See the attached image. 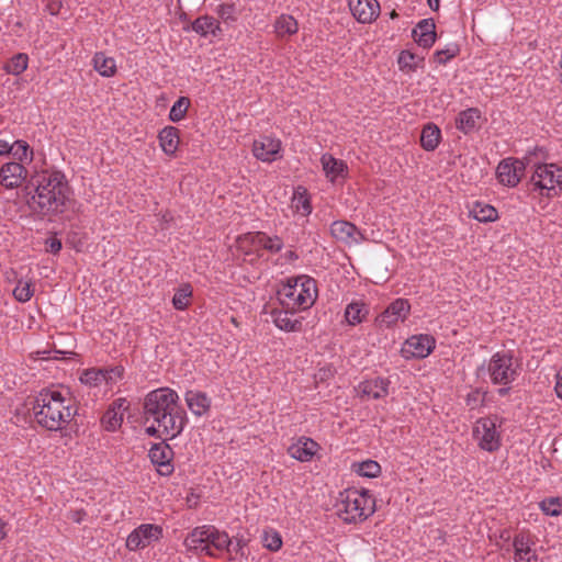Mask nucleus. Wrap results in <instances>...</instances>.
I'll use <instances>...</instances> for the list:
<instances>
[{"instance_id": "51", "label": "nucleus", "mask_w": 562, "mask_h": 562, "mask_svg": "<svg viewBox=\"0 0 562 562\" xmlns=\"http://www.w3.org/2000/svg\"><path fill=\"white\" fill-rule=\"evenodd\" d=\"M9 154H12L15 159H18L21 164L26 158L27 151L30 150V146L25 140H15L12 145H10Z\"/></svg>"}, {"instance_id": "13", "label": "nucleus", "mask_w": 562, "mask_h": 562, "mask_svg": "<svg viewBox=\"0 0 562 562\" xmlns=\"http://www.w3.org/2000/svg\"><path fill=\"white\" fill-rule=\"evenodd\" d=\"M331 236L346 245L358 244L363 235L355 224L348 221H335L330 225Z\"/></svg>"}, {"instance_id": "33", "label": "nucleus", "mask_w": 562, "mask_h": 562, "mask_svg": "<svg viewBox=\"0 0 562 562\" xmlns=\"http://www.w3.org/2000/svg\"><path fill=\"white\" fill-rule=\"evenodd\" d=\"M547 158L548 154L543 147H535L532 150H529L522 159L519 160L524 164L525 169L530 168L533 170L537 167L546 164L544 160Z\"/></svg>"}, {"instance_id": "36", "label": "nucleus", "mask_w": 562, "mask_h": 562, "mask_svg": "<svg viewBox=\"0 0 562 562\" xmlns=\"http://www.w3.org/2000/svg\"><path fill=\"white\" fill-rule=\"evenodd\" d=\"M29 57L24 53L14 55L3 67L11 75H21L27 68Z\"/></svg>"}, {"instance_id": "18", "label": "nucleus", "mask_w": 562, "mask_h": 562, "mask_svg": "<svg viewBox=\"0 0 562 562\" xmlns=\"http://www.w3.org/2000/svg\"><path fill=\"white\" fill-rule=\"evenodd\" d=\"M435 348V339L429 335H416L405 342L404 351L415 358L427 357Z\"/></svg>"}, {"instance_id": "56", "label": "nucleus", "mask_w": 562, "mask_h": 562, "mask_svg": "<svg viewBox=\"0 0 562 562\" xmlns=\"http://www.w3.org/2000/svg\"><path fill=\"white\" fill-rule=\"evenodd\" d=\"M130 406V403L126 398H117L113 401V403L109 406L110 409H113L117 414H123Z\"/></svg>"}, {"instance_id": "20", "label": "nucleus", "mask_w": 562, "mask_h": 562, "mask_svg": "<svg viewBox=\"0 0 562 562\" xmlns=\"http://www.w3.org/2000/svg\"><path fill=\"white\" fill-rule=\"evenodd\" d=\"M191 30L203 37H207L210 35L213 37H218L223 33L220 22L211 15H202L196 18L191 23Z\"/></svg>"}, {"instance_id": "59", "label": "nucleus", "mask_w": 562, "mask_h": 562, "mask_svg": "<svg viewBox=\"0 0 562 562\" xmlns=\"http://www.w3.org/2000/svg\"><path fill=\"white\" fill-rule=\"evenodd\" d=\"M85 516H86V512L83 509H77V510H71L69 513L68 518L71 519L76 524H80L83 520Z\"/></svg>"}, {"instance_id": "48", "label": "nucleus", "mask_w": 562, "mask_h": 562, "mask_svg": "<svg viewBox=\"0 0 562 562\" xmlns=\"http://www.w3.org/2000/svg\"><path fill=\"white\" fill-rule=\"evenodd\" d=\"M33 289L31 288V283L26 281L19 280L18 284L13 289V296L19 302H27L33 296Z\"/></svg>"}, {"instance_id": "37", "label": "nucleus", "mask_w": 562, "mask_h": 562, "mask_svg": "<svg viewBox=\"0 0 562 562\" xmlns=\"http://www.w3.org/2000/svg\"><path fill=\"white\" fill-rule=\"evenodd\" d=\"M276 32L279 36L292 35L297 32V22L291 15H281L276 22Z\"/></svg>"}, {"instance_id": "27", "label": "nucleus", "mask_w": 562, "mask_h": 562, "mask_svg": "<svg viewBox=\"0 0 562 562\" xmlns=\"http://www.w3.org/2000/svg\"><path fill=\"white\" fill-rule=\"evenodd\" d=\"M288 310L289 308L285 311L273 310L271 312L274 325L284 331H300L302 329V322L292 319L290 316L291 313Z\"/></svg>"}, {"instance_id": "11", "label": "nucleus", "mask_w": 562, "mask_h": 562, "mask_svg": "<svg viewBox=\"0 0 562 562\" xmlns=\"http://www.w3.org/2000/svg\"><path fill=\"white\" fill-rule=\"evenodd\" d=\"M281 150V142L270 136H261L252 144L254 156L266 162H271L277 159Z\"/></svg>"}, {"instance_id": "40", "label": "nucleus", "mask_w": 562, "mask_h": 562, "mask_svg": "<svg viewBox=\"0 0 562 562\" xmlns=\"http://www.w3.org/2000/svg\"><path fill=\"white\" fill-rule=\"evenodd\" d=\"M138 532L145 543V546H149L153 541H156L160 538L162 529L161 527L153 524H143L137 527Z\"/></svg>"}, {"instance_id": "22", "label": "nucleus", "mask_w": 562, "mask_h": 562, "mask_svg": "<svg viewBox=\"0 0 562 562\" xmlns=\"http://www.w3.org/2000/svg\"><path fill=\"white\" fill-rule=\"evenodd\" d=\"M481 119V112L476 108H469L464 111H461L457 119L456 125L457 128L462 131L464 134H470L474 131L479 130L477 121Z\"/></svg>"}, {"instance_id": "17", "label": "nucleus", "mask_w": 562, "mask_h": 562, "mask_svg": "<svg viewBox=\"0 0 562 562\" xmlns=\"http://www.w3.org/2000/svg\"><path fill=\"white\" fill-rule=\"evenodd\" d=\"M415 42L423 48H430L437 38L436 24L431 18L419 21L412 31Z\"/></svg>"}, {"instance_id": "6", "label": "nucleus", "mask_w": 562, "mask_h": 562, "mask_svg": "<svg viewBox=\"0 0 562 562\" xmlns=\"http://www.w3.org/2000/svg\"><path fill=\"white\" fill-rule=\"evenodd\" d=\"M487 371L494 384H509L518 375L517 368L514 367L513 355L504 351L492 356Z\"/></svg>"}, {"instance_id": "60", "label": "nucleus", "mask_w": 562, "mask_h": 562, "mask_svg": "<svg viewBox=\"0 0 562 562\" xmlns=\"http://www.w3.org/2000/svg\"><path fill=\"white\" fill-rule=\"evenodd\" d=\"M555 379H557V383H555V392H557V395L562 398V370H560L557 375H555Z\"/></svg>"}, {"instance_id": "38", "label": "nucleus", "mask_w": 562, "mask_h": 562, "mask_svg": "<svg viewBox=\"0 0 562 562\" xmlns=\"http://www.w3.org/2000/svg\"><path fill=\"white\" fill-rule=\"evenodd\" d=\"M191 102L188 97H180L171 106L169 112V120L171 122H179L186 117Z\"/></svg>"}, {"instance_id": "44", "label": "nucleus", "mask_w": 562, "mask_h": 562, "mask_svg": "<svg viewBox=\"0 0 562 562\" xmlns=\"http://www.w3.org/2000/svg\"><path fill=\"white\" fill-rule=\"evenodd\" d=\"M460 52L459 45L456 43L448 44L443 49H437L434 54V60L440 65L447 64L454 58Z\"/></svg>"}, {"instance_id": "45", "label": "nucleus", "mask_w": 562, "mask_h": 562, "mask_svg": "<svg viewBox=\"0 0 562 562\" xmlns=\"http://www.w3.org/2000/svg\"><path fill=\"white\" fill-rule=\"evenodd\" d=\"M192 295V291L189 284L180 288L172 297V305L178 311H183L189 305V297Z\"/></svg>"}, {"instance_id": "54", "label": "nucleus", "mask_w": 562, "mask_h": 562, "mask_svg": "<svg viewBox=\"0 0 562 562\" xmlns=\"http://www.w3.org/2000/svg\"><path fill=\"white\" fill-rule=\"evenodd\" d=\"M513 546H514V549H515V555H520V553H524V554H529L530 553V548H529V546H528V543L525 540V537L522 535H517L514 538Z\"/></svg>"}, {"instance_id": "21", "label": "nucleus", "mask_w": 562, "mask_h": 562, "mask_svg": "<svg viewBox=\"0 0 562 562\" xmlns=\"http://www.w3.org/2000/svg\"><path fill=\"white\" fill-rule=\"evenodd\" d=\"M390 381L384 378H375L363 381L359 384V390L363 396H371L374 400L385 397L389 393Z\"/></svg>"}, {"instance_id": "31", "label": "nucleus", "mask_w": 562, "mask_h": 562, "mask_svg": "<svg viewBox=\"0 0 562 562\" xmlns=\"http://www.w3.org/2000/svg\"><path fill=\"white\" fill-rule=\"evenodd\" d=\"M93 67L102 77H112L116 72V64L114 58L105 56L104 53L98 52L93 56Z\"/></svg>"}, {"instance_id": "64", "label": "nucleus", "mask_w": 562, "mask_h": 562, "mask_svg": "<svg viewBox=\"0 0 562 562\" xmlns=\"http://www.w3.org/2000/svg\"><path fill=\"white\" fill-rule=\"evenodd\" d=\"M5 526L7 524L0 519V541L5 537Z\"/></svg>"}, {"instance_id": "55", "label": "nucleus", "mask_w": 562, "mask_h": 562, "mask_svg": "<svg viewBox=\"0 0 562 562\" xmlns=\"http://www.w3.org/2000/svg\"><path fill=\"white\" fill-rule=\"evenodd\" d=\"M103 371H106V376L104 382L111 383L115 381L116 379L121 378L123 375L124 369L122 367H113L110 369H102Z\"/></svg>"}, {"instance_id": "26", "label": "nucleus", "mask_w": 562, "mask_h": 562, "mask_svg": "<svg viewBox=\"0 0 562 562\" xmlns=\"http://www.w3.org/2000/svg\"><path fill=\"white\" fill-rule=\"evenodd\" d=\"M158 139L165 154L173 155L179 145V130L175 126H166L159 132Z\"/></svg>"}, {"instance_id": "43", "label": "nucleus", "mask_w": 562, "mask_h": 562, "mask_svg": "<svg viewBox=\"0 0 562 562\" xmlns=\"http://www.w3.org/2000/svg\"><path fill=\"white\" fill-rule=\"evenodd\" d=\"M473 216L479 222H493L497 218V211L492 205L476 203L473 209Z\"/></svg>"}, {"instance_id": "32", "label": "nucleus", "mask_w": 562, "mask_h": 562, "mask_svg": "<svg viewBox=\"0 0 562 562\" xmlns=\"http://www.w3.org/2000/svg\"><path fill=\"white\" fill-rule=\"evenodd\" d=\"M150 461L156 465L160 462L172 460L173 451L165 441L154 443L148 453Z\"/></svg>"}, {"instance_id": "61", "label": "nucleus", "mask_w": 562, "mask_h": 562, "mask_svg": "<svg viewBox=\"0 0 562 562\" xmlns=\"http://www.w3.org/2000/svg\"><path fill=\"white\" fill-rule=\"evenodd\" d=\"M145 431L148 436L155 437V438H161L164 435L162 430H160L159 428H156L155 426L147 427Z\"/></svg>"}, {"instance_id": "19", "label": "nucleus", "mask_w": 562, "mask_h": 562, "mask_svg": "<svg viewBox=\"0 0 562 562\" xmlns=\"http://www.w3.org/2000/svg\"><path fill=\"white\" fill-rule=\"evenodd\" d=\"M318 447V443L313 439L301 437L295 443H292L288 448V452L292 458L301 462H307L313 459Z\"/></svg>"}, {"instance_id": "62", "label": "nucleus", "mask_w": 562, "mask_h": 562, "mask_svg": "<svg viewBox=\"0 0 562 562\" xmlns=\"http://www.w3.org/2000/svg\"><path fill=\"white\" fill-rule=\"evenodd\" d=\"M10 149L9 143L0 139V156L9 154Z\"/></svg>"}, {"instance_id": "42", "label": "nucleus", "mask_w": 562, "mask_h": 562, "mask_svg": "<svg viewBox=\"0 0 562 562\" xmlns=\"http://www.w3.org/2000/svg\"><path fill=\"white\" fill-rule=\"evenodd\" d=\"M123 423V414H117L113 409L108 408L102 418L101 424L103 428L108 431H115L121 427Z\"/></svg>"}, {"instance_id": "28", "label": "nucleus", "mask_w": 562, "mask_h": 562, "mask_svg": "<svg viewBox=\"0 0 562 562\" xmlns=\"http://www.w3.org/2000/svg\"><path fill=\"white\" fill-rule=\"evenodd\" d=\"M440 139L441 131L436 124L428 123L424 126L420 134V145L425 150H435L438 147Z\"/></svg>"}, {"instance_id": "24", "label": "nucleus", "mask_w": 562, "mask_h": 562, "mask_svg": "<svg viewBox=\"0 0 562 562\" xmlns=\"http://www.w3.org/2000/svg\"><path fill=\"white\" fill-rule=\"evenodd\" d=\"M184 398L189 409L196 416H202L210 409L211 400L205 393L190 390L186 393Z\"/></svg>"}, {"instance_id": "2", "label": "nucleus", "mask_w": 562, "mask_h": 562, "mask_svg": "<svg viewBox=\"0 0 562 562\" xmlns=\"http://www.w3.org/2000/svg\"><path fill=\"white\" fill-rule=\"evenodd\" d=\"M65 402L60 392L42 390L32 406L37 424L48 430H60L61 425L69 423L76 415L72 407Z\"/></svg>"}, {"instance_id": "25", "label": "nucleus", "mask_w": 562, "mask_h": 562, "mask_svg": "<svg viewBox=\"0 0 562 562\" xmlns=\"http://www.w3.org/2000/svg\"><path fill=\"white\" fill-rule=\"evenodd\" d=\"M321 161L326 177L330 178L331 181L339 177L344 178L347 175V165L342 160L325 154L322 156Z\"/></svg>"}, {"instance_id": "41", "label": "nucleus", "mask_w": 562, "mask_h": 562, "mask_svg": "<svg viewBox=\"0 0 562 562\" xmlns=\"http://www.w3.org/2000/svg\"><path fill=\"white\" fill-rule=\"evenodd\" d=\"M106 371H103L102 369H87L85 370L80 375V381L83 384L90 385V386H97L101 382L105 380Z\"/></svg>"}, {"instance_id": "49", "label": "nucleus", "mask_w": 562, "mask_h": 562, "mask_svg": "<svg viewBox=\"0 0 562 562\" xmlns=\"http://www.w3.org/2000/svg\"><path fill=\"white\" fill-rule=\"evenodd\" d=\"M486 392L481 389L471 391L465 397V404L470 409H475L484 405Z\"/></svg>"}, {"instance_id": "46", "label": "nucleus", "mask_w": 562, "mask_h": 562, "mask_svg": "<svg viewBox=\"0 0 562 562\" xmlns=\"http://www.w3.org/2000/svg\"><path fill=\"white\" fill-rule=\"evenodd\" d=\"M357 467V472L361 476L373 479L379 476L381 473V465L373 460H366L361 463H358Z\"/></svg>"}, {"instance_id": "63", "label": "nucleus", "mask_w": 562, "mask_h": 562, "mask_svg": "<svg viewBox=\"0 0 562 562\" xmlns=\"http://www.w3.org/2000/svg\"><path fill=\"white\" fill-rule=\"evenodd\" d=\"M428 5L431 10L438 11L439 9V0H427Z\"/></svg>"}, {"instance_id": "30", "label": "nucleus", "mask_w": 562, "mask_h": 562, "mask_svg": "<svg viewBox=\"0 0 562 562\" xmlns=\"http://www.w3.org/2000/svg\"><path fill=\"white\" fill-rule=\"evenodd\" d=\"M278 295L282 306L292 310L295 307L299 308V295L295 279L289 280L288 284L283 285V288L278 291Z\"/></svg>"}, {"instance_id": "35", "label": "nucleus", "mask_w": 562, "mask_h": 562, "mask_svg": "<svg viewBox=\"0 0 562 562\" xmlns=\"http://www.w3.org/2000/svg\"><path fill=\"white\" fill-rule=\"evenodd\" d=\"M423 60V57H419L409 50H402L397 58L401 70L408 72L415 71L420 66Z\"/></svg>"}, {"instance_id": "15", "label": "nucleus", "mask_w": 562, "mask_h": 562, "mask_svg": "<svg viewBox=\"0 0 562 562\" xmlns=\"http://www.w3.org/2000/svg\"><path fill=\"white\" fill-rule=\"evenodd\" d=\"M241 247L245 244L255 247H261L270 252H279L283 247V241L280 237H270L262 232L248 233L240 238Z\"/></svg>"}, {"instance_id": "5", "label": "nucleus", "mask_w": 562, "mask_h": 562, "mask_svg": "<svg viewBox=\"0 0 562 562\" xmlns=\"http://www.w3.org/2000/svg\"><path fill=\"white\" fill-rule=\"evenodd\" d=\"M178 393L169 387L154 390L144 398V416L146 419L151 417L156 422L165 414H170V411L178 405Z\"/></svg>"}, {"instance_id": "47", "label": "nucleus", "mask_w": 562, "mask_h": 562, "mask_svg": "<svg viewBox=\"0 0 562 562\" xmlns=\"http://www.w3.org/2000/svg\"><path fill=\"white\" fill-rule=\"evenodd\" d=\"M216 12L225 23H234L238 19V10L235 3H222L217 7Z\"/></svg>"}, {"instance_id": "29", "label": "nucleus", "mask_w": 562, "mask_h": 562, "mask_svg": "<svg viewBox=\"0 0 562 562\" xmlns=\"http://www.w3.org/2000/svg\"><path fill=\"white\" fill-rule=\"evenodd\" d=\"M206 535L207 537V544H209V551H212V548L223 551L227 550L228 552L232 551L231 547L233 546L232 540L229 539L228 535L226 532H220L214 527H206Z\"/></svg>"}, {"instance_id": "8", "label": "nucleus", "mask_w": 562, "mask_h": 562, "mask_svg": "<svg viewBox=\"0 0 562 562\" xmlns=\"http://www.w3.org/2000/svg\"><path fill=\"white\" fill-rule=\"evenodd\" d=\"M156 423L159 428H162V434L167 439H173L182 432L187 424V415L184 409L177 405L175 409L170 411V414H165Z\"/></svg>"}, {"instance_id": "3", "label": "nucleus", "mask_w": 562, "mask_h": 562, "mask_svg": "<svg viewBox=\"0 0 562 562\" xmlns=\"http://www.w3.org/2000/svg\"><path fill=\"white\" fill-rule=\"evenodd\" d=\"M374 504L375 499L369 490L348 488L340 493L338 515L344 521L356 524L374 513Z\"/></svg>"}, {"instance_id": "50", "label": "nucleus", "mask_w": 562, "mask_h": 562, "mask_svg": "<svg viewBox=\"0 0 562 562\" xmlns=\"http://www.w3.org/2000/svg\"><path fill=\"white\" fill-rule=\"evenodd\" d=\"M540 507L544 514L549 516H559L561 514L562 504L560 498H547L540 503Z\"/></svg>"}, {"instance_id": "9", "label": "nucleus", "mask_w": 562, "mask_h": 562, "mask_svg": "<svg viewBox=\"0 0 562 562\" xmlns=\"http://www.w3.org/2000/svg\"><path fill=\"white\" fill-rule=\"evenodd\" d=\"M525 170V166L519 159L507 158L498 164L496 175L502 184L516 187Z\"/></svg>"}, {"instance_id": "7", "label": "nucleus", "mask_w": 562, "mask_h": 562, "mask_svg": "<svg viewBox=\"0 0 562 562\" xmlns=\"http://www.w3.org/2000/svg\"><path fill=\"white\" fill-rule=\"evenodd\" d=\"M497 420V416L481 418L477 420V426L474 429V434H480L482 429L479 445L488 452H494L501 447V437L496 430Z\"/></svg>"}, {"instance_id": "58", "label": "nucleus", "mask_w": 562, "mask_h": 562, "mask_svg": "<svg viewBox=\"0 0 562 562\" xmlns=\"http://www.w3.org/2000/svg\"><path fill=\"white\" fill-rule=\"evenodd\" d=\"M47 250L52 254H58L63 247L61 241L58 238H49L46 241Z\"/></svg>"}, {"instance_id": "57", "label": "nucleus", "mask_w": 562, "mask_h": 562, "mask_svg": "<svg viewBox=\"0 0 562 562\" xmlns=\"http://www.w3.org/2000/svg\"><path fill=\"white\" fill-rule=\"evenodd\" d=\"M172 460H168V461H164V462H160L157 465V471L160 475H164V476H169L172 474L175 468H173V464L171 463Z\"/></svg>"}, {"instance_id": "39", "label": "nucleus", "mask_w": 562, "mask_h": 562, "mask_svg": "<svg viewBox=\"0 0 562 562\" xmlns=\"http://www.w3.org/2000/svg\"><path fill=\"white\" fill-rule=\"evenodd\" d=\"M301 189L302 187H299L294 192L292 205L297 212H301L303 215H308L312 212L310 198L306 190L304 189L303 192H300Z\"/></svg>"}, {"instance_id": "52", "label": "nucleus", "mask_w": 562, "mask_h": 562, "mask_svg": "<svg viewBox=\"0 0 562 562\" xmlns=\"http://www.w3.org/2000/svg\"><path fill=\"white\" fill-rule=\"evenodd\" d=\"M263 546L270 551H278L282 546L280 535L278 532H265Z\"/></svg>"}, {"instance_id": "23", "label": "nucleus", "mask_w": 562, "mask_h": 562, "mask_svg": "<svg viewBox=\"0 0 562 562\" xmlns=\"http://www.w3.org/2000/svg\"><path fill=\"white\" fill-rule=\"evenodd\" d=\"M206 526L193 529L184 540V544L189 550L205 551L209 555H214L209 551Z\"/></svg>"}, {"instance_id": "16", "label": "nucleus", "mask_w": 562, "mask_h": 562, "mask_svg": "<svg viewBox=\"0 0 562 562\" xmlns=\"http://www.w3.org/2000/svg\"><path fill=\"white\" fill-rule=\"evenodd\" d=\"M295 280L299 295V308L306 310L312 306L316 300V281L306 276L299 277Z\"/></svg>"}, {"instance_id": "12", "label": "nucleus", "mask_w": 562, "mask_h": 562, "mask_svg": "<svg viewBox=\"0 0 562 562\" xmlns=\"http://www.w3.org/2000/svg\"><path fill=\"white\" fill-rule=\"evenodd\" d=\"M27 170L18 161H10L0 168V183L5 189H14L20 187L25 179Z\"/></svg>"}, {"instance_id": "1", "label": "nucleus", "mask_w": 562, "mask_h": 562, "mask_svg": "<svg viewBox=\"0 0 562 562\" xmlns=\"http://www.w3.org/2000/svg\"><path fill=\"white\" fill-rule=\"evenodd\" d=\"M24 190L29 196L27 206L42 217L64 213L71 195V188L59 170H43L35 173Z\"/></svg>"}, {"instance_id": "14", "label": "nucleus", "mask_w": 562, "mask_h": 562, "mask_svg": "<svg viewBox=\"0 0 562 562\" xmlns=\"http://www.w3.org/2000/svg\"><path fill=\"white\" fill-rule=\"evenodd\" d=\"M349 8L360 23H371L380 13L378 0H349Z\"/></svg>"}, {"instance_id": "53", "label": "nucleus", "mask_w": 562, "mask_h": 562, "mask_svg": "<svg viewBox=\"0 0 562 562\" xmlns=\"http://www.w3.org/2000/svg\"><path fill=\"white\" fill-rule=\"evenodd\" d=\"M126 547L131 551L138 550L140 548H145V543L138 532L137 528L134 529L126 539Z\"/></svg>"}, {"instance_id": "10", "label": "nucleus", "mask_w": 562, "mask_h": 562, "mask_svg": "<svg viewBox=\"0 0 562 562\" xmlns=\"http://www.w3.org/2000/svg\"><path fill=\"white\" fill-rule=\"evenodd\" d=\"M409 310L411 305L407 300L396 299L378 316L376 321L380 326L391 327L400 319L404 321Z\"/></svg>"}, {"instance_id": "34", "label": "nucleus", "mask_w": 562, "mask_h": 562, "mask_svg": "<svg viewBox=\"0 0 562 562\" xmlns=\"http://www.w3.org/2000/svg\"><path fill=\"white\" fill-rule=\"evenodd\" d=\"M366 314H368V310L362 302H352L347 305L345 311L346 321L350 325L361 323Z\"/></svg>"}, {"instance_id": "4", "label": "nucleus", "mask_w": 562, "mask_h": 562, "mask_svg": "<svg viewBox=\"0 0 562 562\" xmlns=\"http://www.w3.org/2000/svg\"><path fill=\"white\" fill-rule=\"evenodd\" d=\"M530 184L533 191L547 198L557 196L562 192V167L555 164H543L532 170Z\"/></svg>"}]
</instances>
